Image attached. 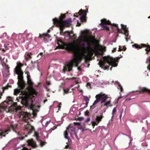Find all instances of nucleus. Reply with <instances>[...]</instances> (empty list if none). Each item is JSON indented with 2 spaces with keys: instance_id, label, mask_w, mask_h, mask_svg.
<instances>
[{
  "instance_id": "f257e3e1",
  "label": "nucleus",
  "mask_w": 150,
  "mask_h": 150,
  "mask_svg": "<svg viewBox=\"0 0 150 150\" xmlns=\"http://www.w3.org/2000/svg\"><path fill=\"white\" fill-rule=\"evenodd\" d=\"M118 62V61L115 58L110 56H105L102 57L100 60L98 64L100 67L104 70H108L109 68V66L111 65L112 67L110 68V70H111L112 67H117Z\"/></svg>"
},
{
  "instance_id": "f03ea898",
  "label": "nucleus",
  "mask_w": 150,
  "mask_h": 150,
  "mask_svg": "<svg viewBox=\"0 0 150 150\" xmlns=\"http://www.w3.org/2000/svg\"><path fill=\"white\" fill-rule=\"evenodd\" d=\"M80 62V59L79 57L74 56L72 59L65 64L62 70L63 73L65 74L67 72L68 76H72L71 71L73 66H77Z\"/></svg>"
},
{
  "instance_id": "7ed1b4c3",
  "label": "nucleus",
  "mask_w": 150,
  "mask_h": 150,
  "mask_svg": "<svg viewBox=\"0 0 150 150\" xmlns=\"http://www.w3.org/2000/svg\"><path fill=\"white\" fill-rule=\"evenodd\" d=\"M23 66V64L20 62L18 61L17 62V66L14 69L16 73L18 75V80L17 84L21 88H23L24 86L23 72L21 69V67Z\"/></svg>"
},
{
  "instance_id": "20e7f679",
  "label": "nucleus",
  "mask_w": 150,
  "mask_h": 150,
  "mask_svg": "<svg viewBox=\"0 0 150 150\" xmlns=\"http://www.w3.org/2000/svg\"><path fill=\"white\" fill-rule=\"evenodd\" d=\"M68 132L70 133L71 137H73L75 136L76 138H77V132L76 131V128L74 126L71 124L67 128V129L64 133V137L65 139H67L68 142H70L71 140L69 139L68 136Z\"/></svg>"
},
{
  "instance_id": "39448f33",
  "label": "nucleus",
  "mask_w": 150,
  "mask_h": 150,
  "mask_svg": "<svg viewBox=\"0 0 150 150\" xmlns=\"http://www.w3.org/2000/svg\"><path fill=\"white\" fill-rule=\"evenodd\" d=\"M132 47H133L138 49H140L142 47H146L145 49V50L146 51V54H147L148 56L146 59V63L148 65L147 66V69L150 71V46L142 44L141 45H137V44L132 45Z\"/></svg>"
},
{
  "instance_id": "423d86ee",
  "label": "nucleus",
  "mask_w": 150,
  "mask_h": 150,
  "mask_svg": "<svg viewBox=\"0 0 150 150\" xmlns=\"http://www.w3.org/2000/svg\"><path fill=\"white\" fill-rule=\"evenodd\" d=\"M96 100H95L92 106L90 107V110H93L95 108L94 106L100 101H101V103L102 104L105 102L107 99L108 98V95L105 94L101 93L97 95L96 96Z\"/></svg>"
},
{
  "instance_id": "0eeeda50",
  "label": "nucleus",
  "mask_w": 150,
  "mask_h": 150,
  "mask_svg": "<svg viewBox=\"0 0 150 150\" xmlns=\"http://www.w3.org/2000/svg\"><path fill=\"white\" fill-rule=\"evenodd\" d=\"M34 136L35 137L36 140L42 145H43L44 144H43L42 139H47L48 137V134L46 132H44L40 133H38L37 132H34Z\"/></svg>"
},
{
  "instance_id": "6e6552de",
  "label": "nucleus",
  "mask_w": 150,
  "mask_h": 150,
  "mask_svg": "<svg viewBox=\"0 0 150 150\" xmlns=\"http://www.w3.org/2000/svg\"><path fill=\"white\" fill-rule=\"evenodd\" d=\"M0 60L2 65L3 66H6L4 70L2 71L3 76H5L7 78L8 75L9 74V67H8V65H7L6 64V62H7V59L5 58L3 54L0 55Z\"/></svg>"
},
{
  "instance_id": "1a4fd4ad",
  "label": "nucleus",
  "mask_w": 150,
  "mask_h": 150,
  "mask_svg": "<svg viewBox=\"0 0 150 150\" xmlns=\"http://www.w3.org/2000/svg\"><path fill=\"white\" fill-rule=\"evenodd\" d=\"M79 37L81 38L79 40V44L80 47L84 51L87 50L90 47L88 40L81 36H80Z\"/></svg>"
},
{
  "instance_id": "9d476101",
  "label": "nucleus",
  "mask_w": 150,
  "mask_h": 150,
  "mask_svg": "<svg viewBox=\"0 0 150 150\" xmlns=\"http://www.w3.org/2000/svg\"><path fill=\"white\" fill-rule=\"evenodd\" d=\"M33 102L31 99L27 98L25 100V104L26 107L28 109H30L32 110L33 116L35 117L37 115L36 113L37 112H35L33 109Z\"/></svg>"
},
{
  "instance_id": "9b49d317",
  "label": "nucleus",
  "mask_w": 150,
  "mask_h": 150,
  "mask_svg": "<svg viewBox=\"0 0 150 150\" xmlns=\"http://www.w3.org/2000/svg\"><path fill=\"white\" fill-rule=\"evenodd\" d=\"M19 117L22 120L27 122H29L30 120V115L28 112L21 111L18 115Z\"/></svg>"
},
{
  "instance_id": "f8f14e48",
  "label": "nucleus",
  "mask_w": 150,
  "mask_h": 150,
  "mask_svg": "<svg viewBox=\"0 0 150 150\" xmlns=\"http://www.w3.org/2000/svg\"><path fill=\"white\" fill-rule=\"evenodd\" d=\"M65 16V15H62V16L59 17L60 18L59 19H58L56 18L52 19V21H53V23L56 24L58 26H60L59 27V29L61 31V35H62V33L63 32L62 31L64 30V28L61 26V19H62V18L64 17Z\"/></svg>"
},
{
  "instance_id": "ddd939ff",
  "label": "nucleus",
  "mask_w": 150,
  "mask_h": 150,
  "mask_svg": "<svg viewBox=\"0 0 150 150\" xmlns=\"http://www.w3.org/2000/svg\"><path fill=\"white\" fill-rule=\"evenodd\" d=\"M88 12V11H83V10L81 9L79 10V12L78 13L79 14L80 16L79 17V16L75 15H74V16H76V17H79V18L80 20V22H85L86 21V20L84 17V16H86Z\"/></svg>"
},
{
  "instance_id": "4468645a",
  "label": "nucleus",
  "mask_w": 150,
  "mask_h": 150,
  "mask_svg": "<svg viewBox=\"0 0 150 150\" xmlns=\"http://www.w3.org/2000/svg\"><path fill=\"white\" fill-rule=\"evenodd\" d=\"M25 73L26 74V77L27 79V83L30 88L32 89L33 88V83L32 81L30 73L26 71H25Z\"/></svg>"
},
{
  "instance_id": "2eb2a0df",
  "label": "nucleus",
  "mask_w": 150,
  "mask_h": 150,
  "mask_svg": "<svg viewBox=\"0 0 150 150\" xmlns=\"http://www.w3.org/2000/svg\"><path fill=\"white\" fill-rule=\"evenodd\" d=\"M23 35L22 33H19L18 34H16L15 33H13L11 37H7V39L9 40H17L20 39L19 36L21 35L22 36Z\"/></svg>"
},
{
  "instance_id": "dca6fc26",
  "label": "nucleus",
  "mask_w": 150,
  "mask_h": 150,
  "mask_svg": "<svg viewBox=\"0 0 150 150\" xmlns=\"http://www.w3.org/2000/svg\"><path fill=\"white\" fill-rule=\"evenodd\" d=\"M144 92H147L150 93V90H149L146 88H142L140 91H133L132 92L134 93L135 95H137L140 93H143Z\"/></svg>"
},
{
  "instance_id": "f3484780",
  "label": "nucleus",
  "mask_w": 150,
  "mask_h": 150,
  "mask_svg": "<svg viewBox=\"0 0 150 150\" xmlns=\"http://www.w3.org/2000/svg\"><path fill=\"white\" fill-rule=\"evenodd\" d=\"M27 142L29 146L33 148H35L37 146L36 143L33 139L28 140L27 141Z\"/></svg>"
},
{
  "instance_id": "a211bd4d",
  "label": "nucleus",
  "mask_w": 150,
  "mask_h": 150,
  "mask_svg": "<svg viewBox=\"0 0 150 150\" xmlns=\"http://www.w3.org/2000/svg\"><path fill=\"white\" fill-rule=\"evenodd\" d=\"M121 29H122L124 32V34L126 37H127L129 36V31L128 29L127 28L126 26L122 24H121Z\"/></svg>"
},
{
  "instance_id": "6ab92c4d",
  "label": "nucleus",
  "mask_w": 150,
  "mask_h": 150,
  "mask_svg": "<svg viewBox=\"0 0 150 150\" xmlns=\"http://www.w3.org/2000/svg\"><path fill=\"white\" fill-rule=\"evenodd\" d=\"M112 29L113 31H115L119 33H123L121 31V29H120L118 26L117 24H116L114 23H113L112 24Z\"/></svg>"
},
{
  "instance_id": "aec40b11",
  "label": "nucleus",
  "mask_w": 150,
  "mask_h": 150,
  "mask_svg": "<svg viewBox=\"0 0 150 150\" xmlns=\"http://www.w3.org/2000/svg\"><path fill=\"white\" fill-rule=\"evenodd\" d=\"M62 35L64 36V38L66 40H69L70 34L69 31H66L65 32H62Z\"/></svg>"
},
{
  "instance_id": "412c9836",
  "label": "nucleus",
  "mask_w": 150,
  "mask_h": 150,
  "mask_svg": "<svg viewBox=\"0 0 150 150\" xmlns=\"http://www.w3.org/2000/svg\"><path fill=\"white\" fill-rule=\"evenodd\" d=\"M32 54L31 52H26L25 54L24 57L27 60H29L31 58V56Z\"/></svg>"
},
{
  "instance_id": "4be33fe9",
  "label": "nucleus",
  "mask_w": 150,
  "mask_h": 150,
  "mask_svg": "<svg viewBox=\"0 0 150 150\" xmlns=\"http://www.w3.org/2000/svg\"><path fill=\"white\" fill-rule=\"evenodd\" d=\"M18 134L20 136V137H18V138L20 140H23L24 139L25 137H27V135L24 134H22L21 132H19L18 133Z\"/></svg>"
},
{
  "instance_id": "5701e85b",
  "label": "nucleus",
  "mask_w": 150,
  "mask_h": 150,
  "mask_svg": "<svg viewBox=\"0 0 150 150\" xmlns=\"http://www.w3.org/2000/svg\"><path fill=\"white\" fill-rule=\"evenodd\" d=\"M71 22V18H70L66 20H65L63 22V24L65 26H67L69 25Z\"/></svg>"
},
{
  "instance_id": "b1692460",
  "label": "nucleus",
  "mask_w": 150,
  "mask_h": 150,
  "mask_svg": "<svg viewBox=\"0 0 150 150\" xmlns=\"http://www.w3.org/2000/svg\"><path fill=\"white\" fill-rule=\"evenodd\" d=\"M85 103H83V104H85L86 105L84 107L83 109L86 108L88 106V104L89 100V98L87 96H85L84 99Z\"/></svg>"
},
{
  "instance_id": "393cba45",
  "label": "nucleus",
  "mask_w": 150,
  "mask_h": 150,
  "mask_svg": "<svg viewBox=\"0 0 150 150\" xmlns=\"http://www.w3.org/2000/svg\"><path fill=\"white\" fill-rule=\"evenodd\" d=\"M25 129L28 132L27 133L28 134H30L33 131V129L32 127L31 126H30L26 127Z\"/></svg>"
},
{
  "instance_id": "a878e982",
  "label": "nucleus",
  "mask_w": 150,
  "mask_h": 150,
  "mask_svg": "<svg viewBox=\"0 0 150 150\" xmlns=\"http://www.w3.org/2000/svg\"><path fill=\"white\" fill-rule=\"evenodd\" d=\"M74 124H71V125L74 126L75 127V125H79L83 127H84L86 126V124L84 123H83L82 122H74Z\"/></svg>"
},
{
  "instance_id": "bb28decb",
  "label": "nucleus",
  "mask_w": 150,
  "mask_h": 150,
  "mask_svg": "<svg viewBox=\"0 0 150 150\" xmlns=\"http://www.w3.org/2000/svg\"><path fill=\"white\" fill-rule=\"evenodd\" d=\"M18 53L17 52H13V53L12 57L14 59H16L18 57Z\"/></svg>"
},
{
  "instance_id": "cd10ccee",
  "label": "nucleus",
  "mask_w": 150,
  "mask_h": 150,
  "mask_svg": "<svg viewBox=\"0 0 150 150\" xmlns=\"http://www.w3.org/2000/svg\"><path fill=\"white\" fill-rule=\"evenodd\" d=\"M9 45H6L5 44H4V47H5V49H2L1 48L2 46H1V44L0 43V50H1L2 51H3L4 52H5L6 50L8 49V47H9V46H8Z\"/></svg>"
},
{
  "instance_id": "c85d7f7f",
  "label": "nucleus",
  "mask_w": 150,
  "mask_h": 150,
  "mask_svg": "<svg viewBox=\"0 0 150 150\" xmlns=\"http://www.w3.org/2000/svg\"><path fill=\"white\" fill-rule=\"evenodd\" d=\"M116 85H117V88L118 89H120L121 92H122L123 91V88L122 86L120 85L119 83L117 81L115 83Z\"/></svg>"
},
{
  "instance_id": "c756f323",
  "label": "nucleus",
  "mask_w": 150,
  "mask_h": 150,
  "mask_svg": "<svg viewBox=\"0 0 150 150\" xmlns=\"http://www.w3.org/2000/svg\"><path fill=\"white\" fill-rule=\"evenodd\" d=\"M103 117L102 115L100 116H97L96 117V122L98 123L100 121H101V119Z\"/></svg>"
},
{
  "instance_id": "7c9ffc66",
  "label": "nucleus",
  "mask_w": 150,
  "mask_h": 150,
  "mask_svg": "<svg viewBox=\"0 0 150 150\" xmlns=\"http://www.w3.org/2000/svg\"><path fill=\"white\" fill-rule=\"evenodd\" d=\"M75 35L73 34V36H72L71 35H70V38L69 39H71V40H73V41L74 43L75 42V39H76V37L75 36Z\"/></svg>"
},
{
  "instance_id": "2f4dec72",
  "label": "nucleus",
  "mask_w": 150,
  "mask_h": 150,
  "mask_svg": "<svg viewBox=\"0 0 150 150\" xmlns=\"http://www.w3.org/2000/svg\"><path fill=\"white\" fill-rule=\"evenodd\" d=\"M141 142H142L141 144L142 146L143 147H146L148 146L147 143L145 142L144 141H140Z\"/></svg>"
},
{
  "instance_id": "473e14b6",
  "label": "nucleus",
  "mask_w": 150,
  "mask_h": 150,
  "mask_svg": "<svg viewBox=\"0 0 150 150\" xmlns=\"http://www.w3.org/2000/svg\"><path fill=\"white\" fill-rule=\"evenodd\" d=\"M102 27L104 29H105L106 30H109V27L107 25L106 23H104V25H102Z\"/></svg>"
},
{
  "instance_id": "72a5a7b5",
  "label": "nucleus",
  "mask_w": 150,
  "mask_h": 150,
  "mask_svg": "<svg viewBox=\"0 0 150 150\" xmlns=\"http://www.w3.org/2000/svg\"><path fill=\"white\" fill-rule=\"evenodd\" d=\"M5 37H6V38L7 39V37H8L7 36V33H4L3 34V35H0V38H4Z\"/></svg>"
},
{
  "instance_id": "f704fd0d",
  "label": "nucleus",
  "mask_w": 150,
  "mask_h": 150,
  "mask_svg": "<svg viewBox=\"0 0 150 150\" xmlns=\"http://www.w3.org/2000/svg\"><path fill=\"white\" fill-rule=\"evenodd\" d=\"M110 103V99L107 101L103 105H102V106H103V107L105 106H107L109 105Z\"/></svg>"
},
{
  "instance_id": "c9c22d12",
  "label": "nucleus",
  "mask_w": 150,
  "mask_h": 150,
  "mask_svg": "<svg viewBox=\"0 0 150 150\" xmlns=\"http://www.w3.org/2000/svg\"><path fill=\"white\" fill-rule=\"evenodd\" d=\"M57 44L58 46H60L61 45H63V41L61 40H57Z\"/></svg>"
},
{
  "instance_id": "e433bc0d",
  "label": "nucleus",
  "mask_w": 150,
  "mask_h": 150,
  "mask_svg": "<svg viewBox=\"0 0 150 150\" xmlns=\"http://www.w3.org/2000/svg\"><path fill=\"white\" fill-rule=\"evenodd\" d=\"M47 33H43L42 34H40L39 36L38 37V38H41L42 37H44L45 36H47Z\"/></svg>"
},
{
  "instance_id": "4c0bfd02",
  "label": "nucleus",
  "mask_w": 150,
  "mask_h": 150,
  "mask_svg": "<svg viewBox=\"0 0 150 150\" xmlns=\"http://www.w3.org/2000/svg\"><path fill=\"white\" fill-rule=\"evenodd\" d=\"M69 88H64V93L63 94V95H64L65 93H67L68 92H69Z\"/></svg>"
},
{
  "instance_id": "58836bf2",
  "label": "nucleus",
  "mask_w": 150,
  "mask_h": 150,
  "mask_svg": "<svg viewBox=\"0 0 150 150\" xmlns=\"http://www.w3.org/2000/svg\"><path fill=\"white\" fill-rule=\"evenodd\" d=\"M90 120V117H88L86 119H85L84 120V122H83V123H84L86 124V123H87L88 122H89Z\"/></svg>"
},
{
  "instance_id": "ea45409f",
  "label": "nucleus",
  "mask_w": 150,
  "mask_h": 150,
  "mask_svg": "<svg viewBox=\"0 0 150 150\" xmlns=\"http://www.w3.org/2000/svg\"><path fill=\"white\" fill-rule=\"evenodd\" d=\"M19 93V90L17 89H16L14 90V94L16 95V94Z\"/></svg>"
},
{
  "instance_id": "a19ab883",
  "label": "nucleus",
  "mask_w": 150,
  "mask_h": 150,
  "mask_svg": "<svg viewBox=\"0 0 150 150\" xmlns=\"http://www.w3.org/2000/svg\"><path fill=\"white\" fill-rule=\"evenodd\" d=\"M10 87L11 86L9 85L8 83L6 86H5V87L3 88V90L4 91L5 90H6L8 88V87Z\"/></svg>"
},
{
  "instance_id": "79ce46f5",
  "label": "nucleus",
  "mask_w": 150,
  "mask_h": 150,
  "mask_svg": "<svg viewBox=\"0 0 150 150\" xmlns=\"http://www.w3.org/2000/svg\"><path fill=\"white\" fill-rule=\"evenodd\" d=\"M121 134H123V135H124L126 136H127L129 138L131 139V138H130V137L129 136H128V135H127L126 134H123L122 133H121V132H120V133L118 134V135L117 136V137L118 136H119V135H121Z\"/></svg>"
},
{
  "instance_id": "37998d69",
  "label": "nucleus",
  "mask_w": 150,
  "mask_h": 150,
  "mask_svg": "<svg viewBox=\"0 0 150 150\" xmlns=\"http://www.w3.org/2000/svg\"><path fill=\"white\" fill-rule=\"evenodd\" d=\"M83 120L84 117H79L78 119V120L80 121H83Z\"/></svg>"
},
{
  "instance_id": "c03bdc74",
  "label": "nucleus",
  "mask_w": 150,
  "mask_h": 150,
  "mask_svg": "<svg viewBox=\"0 0 150 150\" xmlns=\"http://www.w3.org/2000/svg\"><path fill=\"white\" fill-rule=\"evenodd\" d=\"M116 111V108L115 107L113 108L112 111V114L113 115L114 113H115Z\"/></svg>"
},
{
  "instance_id": "a18cd8bd",
  "label": "nucleus",
  "mask_w": 150,
  "mask_h": 150,
  "mask_svg": "<svg viewBox=\"0 0 150 150\" xmlns=\"http://www.w3.org/2000/svg\"><path fill=\"white\" fill-rule=\"evenodd\" d=\"M86 86L88 88H91L90 83L89 82L87 83Z\"/></svg>"
},
{
  "instance_id": "49530a36",
  "label": "nucleus",
  "mask_w": 150,
  "mask_h": 150,
  "mask_svg": "<svg viewBox=\"0 0 150 150\" xmlns=\"http://www.w3.org/2000/svg\"><path fill=\"white\" fill-rule=\"evenodd\" d=\"M78 129H80L81 131L83 132V131L85 129L81 127H78Z\"/></svg>"
},
{
  "instance_id": "de8ad7c7",
  "label": "nucleus",
  "mask_w": 150,
  "mask_h": 150,
  "mask_svg": "<svg viewBox=\"0 0 150 150\" xmlns=\"http://www.w3.org/2000/svg\"><path fill=\"white\" fill-rule=\"evenodd\" d=\"M76 22H77V24L76 26H79L80 25L81 23L79 22L78 20H76Z\"/></svg>"
},
{
  "instance_id": "09e8293b",
  "label": "nucleus",
  "mask_w": 150,
  "mask_h": 150,
  "mask_svg": "<svg viewBox=\"0 0 150 150\" xmlns=\"http://www.w3.org/2000/svg\"><path fill=\"white\" fill-rule=\"evenodd\" d=\"M46 84L47 86H49L51 84L50 82L49 81H47Z\"/></svg>"
},
{
  "instance_id": "8fccbe9b",
  "label": "nucleus",
  "mask_w": 150,
  "mask_h": 150,
  "mask_svg": "<svg viewBox=\"0 0 150 150\" xmlns=\"http://www.w3.org/2000/svg\"><path fill=\"white\" fill-rule=\"evenodd\" d=\"M45 88L46 89L47 91H50V89L48 88V87L47 86L45 85Z\"/></svg>"
},
{
  "instance_id": "3c124183",
  "label": "nucleus",
  "mask_w": 150,
  "mask_h": 150,
  "mask_svg": "<svg viewBox=\"0 0 150 150\" xmlns=\"http://www.w3.org/2000/svg\"><path fill=\"white\" fill-rule=\"evenodd\" d=\"M89 113V112L87 110H86L85 112V114L86 116L88 115Z\"/></svg>"
},
{
  "instance_id": "603ef678",
  "label": "nucleus",
  "mask_w": 150,
  "mask_h": 150,
  "mask_svg": "<svg viewBox=\"0 0 150 150\" xmlns=\"http://www.w3.org/2000/svg\"><path fill=\"white\" fill-rule=\"evenodd\" d=\"M79 85L78 86H76L74 87V89L76 90H79Z\"/></svg>"
},
{
  "instance_id": "864d4df0",
  "label": "nucleus",
  "mask_w": 150,
  "mask_h": 150,
  "mask_svg": "<svg viewBox=\"0 0 150 150\" xmlns=\"http://www.w3.org/2000/svg\"><path fill=\"white\" fill-rule=\"evenodd\" d=\"M119 50H118V51H121L123 49H122L121 48V47L120 46H119Z\"/></svg>"
},
{
  "instance_id": "5fc2aeb1",
  "label": "nucleus",
  "mask_w": 150,
  "mask_h": 150,
  "mask_svg": "<svg viewBox=\"0 0 150 150\" xmlns=\"http://www.w3.org/2000/svg\"><path fill=\"white\" fill-rule=\"evenodd\" d=\"M21 150H29L28 149L25 147H23Z\"/></svg>"
},
{
  "instance_id": "6e6d98bb",
  "label": "nucleus",
  "mask_w": 150,
  "mask_h": 150,
  "mask_svg": "<svg viewBox=\"0 0 150 150\" xmlns=\"http://www.w3.org/2000/svg\"><path fill=\"white\" fill-rule=\"evenodd\" d=\"M133 99V98H127L125 99V100H130L132 99Z\"/></svg>"
},
{
  "instance_id": "4d7b16f0",
  "label": "nucleus",
  "mask_w": 150,
  "mask_h": 150,
  "mask_svg": "<svg viewBox=\"0 0 150 150\" xmlns=\"http://www.w3.org/2000/svg\"><path fill=\"white\" fill-rule=\"evenodd\" d=\"M104 23H102V22L101 23H100L99 24V25H101V26H102V25H104Z\"/></svg>"
},
{
  "instance_id": "13d9d810",
  "label": "nucleus",
  "mask_w": 150,
  "mask_h": 150,
  "mask_svg": "<svg viewBox=\"0 0 150 150\" xmlns=\"http://www.w3.org/2000/svg\"><path fill=\"white\" fill-rule=\"evenodd\" d=\"M10 81L11 84H13V83L14 81L12 80H10Z\"/></svg>"
},
{
  "instance_id": "bf43d9fd",
  "label": "nucleus",
  "mask_w": 150,
  "mask_h": 150,
  "mask_svg": "<svg viewBox=\"0 0 150 150\" xmlns=\"http://www.w3.org/2000/svg\"><path fill=\"white\" fill-rule=\"evenodd\" d=\"M4 136V135L1 132V133H0V136Z\"/></svg>"
},
{
  "instance_id": "052dcab7",
  "label": "nucleus",
  "mask_w": 150,
  "mask_h": 150,
  "mask_svg": "<svg viewBox=\"0 0 150 150\" xmlns=\"http://www.w3.org/2000/svg\"><path fill=\"white\" fill-rule=\"evenodd\" d=\"M75 78H74V77L72 78H67V79H75Z\"/></svg>"
},
{
  "instance_id": "680f3d73",
  "label": "nucleus",
  "mask_w": 150,
  "mask_h": 150,
  "mask_svg": "<svg viewBox=\"0 0 150 150\" xmlns=\"http://www.w3.org/2000/svg\"><path fill=\"white\" fill-rule=\"evenodd\" d=\"M116 50V48H115V49L114 50H112V52H115Z\"/></svg>"
},
{
  "instance_id": "e2e57ef3",
  "label": "nucleus",
  "mask_w": 150,
  "mask_h": 150,
  "mask_svg": "<svg viewBox=\"0 0 150 150\" xmlns=\"http://www.w3.org/2000/svg\"><path fill=\"white\" fill-rule=\"evenodd\" d=\"M103 83H105L103 81V82H100V83H99V84L100 83V84H102Z\"/></svg>"
},
{
  "instance_id": "0e129e2a",
  "label": "nucleus",
  "mask_w": 150,
  "mask_h": 150,
  "mask_svg": "<svg viewBox=\"0 0 150 150\" xmlns=\"http://www.w3.org/2000/svg\"><path fill=\"white\" fill-rule=\"evenodd\" d=\"M77 69H78L79 71H81V68H80L79 67H77Z\"/></svg>"
},
{
  "instance_id": "69168bd1",
  "label": "nucleus",
  "mask_w": 150,
  "mask_h": 150,
  "mask_svg": "<svg viewBox=\"0 0 150 150\" xmlns=\"http://www.w3.org/2000/svg\"><path fill=\"white\" fill-rule=\"evenodd\" d=\"M123 48L124 50V51H125L126 49V48L124 46L123 47Z\"/></svg>"
},
{
  "instance_id": "338daca9",
  "label": "nucleus",
  "mask_w": 150,
  "mask_h": 150,
  "mask_svg": "<svg viewBox=\"0 0 150 150\" xmlns=\"http://www.w3.org/2000/svg\"><path fill=\"white\" fill-rule=\"evenodd\" d=\"M67 146H65V147H66V148H68V144L67 143Z\"/></svg>"
},
{
  "instance_id": "774afa93",
  "label": "nucleus",
  "mask_w": 150,
  "mask_h": 150,
  "mask_svg": "<svg viewBox=\"0 0 150 150\" xmlns=\"http://www.w3.org/2000/svg\"><path fill=\"white\" fill-rule=\"evenodd\" d=\"M7 81V79H4V81L5 82H6Z\"/></svg>"
}]
</instances>
